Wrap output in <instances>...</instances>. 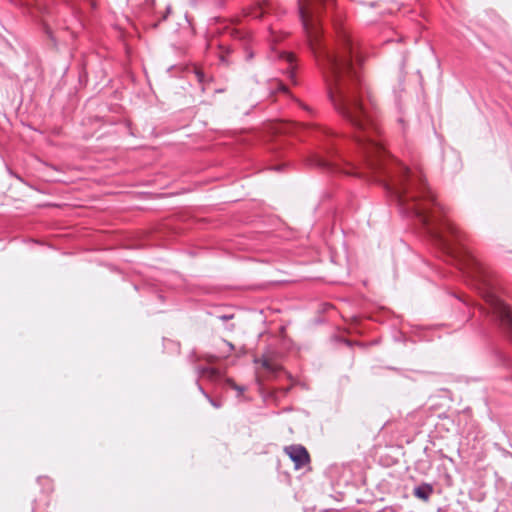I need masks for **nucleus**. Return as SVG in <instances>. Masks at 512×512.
Masks as SVG:
<instances>
[{"label":"nucleus","mask_w":512,"mask_h":512,"mask_svg":"<svg viewBox=\"0 0 512 512\" xmlns=\"http://www.w3.org/2000/svg\"><path fill=\"white\" fill-rule=\"evenodd\" d=\"M284 57H285L286 61H287L290 65H292V64H293V62H294V56H293V54H291V53H284Z\"/></svg>","instance_id":"nucleus-14"},{"label":"nucleus","mask_w":512,"mask_h":512,"mask_svg":"<svg viewBox=\"0 0 512 512\" xmlns=\"http://www.w3.org/2000/svg\"><path fill=\"white\" fill-rule=\"evenodd\" d=\"M198 377H207L211 380L217 379L219 377V372L216 368L213 367H204L198 366L196 368Z\"/></svg>","instance_id":"nucleus-8"},{"label":"nucleus","mask_w":512,"mask_h":512,"mask_svg":"<svg viewBox=\"0 0 512 512\" xmlns=\"http://www.w3.org/2000/svg\"><path fill=\"white\" fill-rule=\"evenodd\" d=\"M205 359H206L208 362L212 363V362H215V361L218 359V357H217V356H215V355H211V354H210V355H207V356L205 357Z\"/></svg>","instance_id":"nucleus-15"},{"label":"nucleus","mask_w":512,"mask_h":512,"mask_svg":"<svg viewBox=\"0 0 512 512\" xmlns=\"http://www.w3.org/2000/svg\"><path fill=\"white\" fill-rule=\"evenodd\" d=\"M170 12H171V6H170V5H168V6L166 7V12H165V14L161 17V19H160L159 21H157V22L153 23V24H152V27H153L154 29H156V28L159 26V23H160L161 21H165V20L167 19V17H168V15L170 14Z\"/></svg>","instance_id":"nucleus-11"},{"label":"nucleus","mask_w":512,"mask_h":512,"mask_svg":"<svg viewBox=\"0 0 512 512\" xmlns=\"http://www.w3.org/2000/svg\"><path fill=\"white\" fill-rule=\"evenodd\" d=\"M222 343L227 346V351H226L227 355L230 354L234 350V345L231 342H229L227 340H222Z\"/></svg>","instance_id":"nucleus-13"},{"label":"nucleus","mask_w":512,"mask_h":512,"mask_svg":"<svg viewBox=\"0 0 512 512\" xmlns=\"http://www.w3.org/2000/svg\"><path fill=\"white\" fill-rule=\"evenodd\" d=\"M284 450L294 463L296 469L304 467L310 460L307 449L300 444L287 446Z\"/></svg>","instance_id":"nucleus-5"},{"label":"nucleus","mask_w":512,"mask_h":512,"mask_svg":"<svg viewBox=\"0 0 512 512\" xmlns=\"http://www.w3.org/2000/svg\"><path fill=\"white\" fill-rule=\"evenodd\" d=\"M222 321H227L233 318V315H221L218 317Z\"/></svg>","instance_id":"nucleus-16"},{"label":"nucleus","mask_w":512,"mask_h":512,"mask_svg":"<svg viewBox=\"0 0 512 512\" xmlns=\"http://www.w3.org/2000/svg\"><path fill=\"white\" fill-rule=\"evenodd\" d=\"M483 298L488 305L489 313L493 319L499 323L501 328L509 335L512 340V310L505 304L493 291L486 290Z\"/></svg>","instance_id":"nucleus-3"},{"label":"nucleus","mask_w":512,"mask_h":512,"mask_svg":"<svg viewBox=\"0 0 512 512\" xmlns=\"http://www.w3.org/2000/svg\"><path fill=\"white\" fill-rule=\"evenodd\" d=\"M227 383L230 385L231 388H233L234 390H236L238 392V395L242 394L245 391L244 386L235 384L232 379H228Z\"/></svg>","instance_id":"nucleus-10"},{"label":"nucleus","mask_w":512,"mask_h":512,"mask_svg":"<svg viewBox=\"0 0 512 512\" xmlns=\"http://www.w3.org/2000/svg\"><path fill=\"white\" fill-rule=\"evenodd\" d=\"M195 76L199 83L204 84L206 81L205 73L201 70H195Z\"/></svg>","instance_id":"nucleus-12"},{"label":"nucleus","mask_w":512,"mask_h":512,"mask_svg":"<svg viewBox=\"0 0 512 512\" xmlns=\"http://www.w3.org/2000/svg\"><path fill=\"white\" fill-rule=\"evenodd\" d=\"M275 170H280V166L274 167Z\"/></svg>","instance_id":"nucleus-19"},{"label":"nucleus","mask_w":512,"mask_h":512,"mask_svg":"<svg viewBox=\"0 0 512 512\" xmlns=\"http://www.w3.org/2000/svg\"><path fill=\"white\" fill-rule=\"evenodd\" d=\"M146 2H147L149 5H151V6H153V5H154V0H146Z\"/></svg>","instance_id":"nucleus-17"},{"label":"nucleus","mask_w":512,"mask_h":512,"mask_svg":"<svg viewBox=\"0 0 512 512\" xmlns=\"http://www.w3.org/2000/svg\"><path fill=\"white\" fill-rule=\"evenodd\" d=\"M334 0H297V11L307 35L310 49L325 81L328 98L337 113L361 132L354 136L360 149L361 166L343 157L338 136L324 129H310L323 138V153L312 154L311 166L329 173H344L364 177L371 174L383 185L397 204L400 213H442L425 178L417 168H410L391 157L376 139L377 126L373 116L375 104L362 79L358 66L363 58L357 44L345 28L337 31V43L331 47L322 34L320 8Z\"/></svg>","instance_id":"nucleus-1"},{"label":"nucleus","mask_w":512,"mask_h":512,"mask_svg":"<svg viewBox=\"0 0 512 512\" xmlns=\"http://www.w3.org/2000/svg\"><path fill=\"white\" fill-rule=\"evenodd\" d=\"M432 492H433L432 485H430L428 483H423L414 488L413 494L415 495V497H417L423 501H427L429 499L430 495L432 494Z\"/></svg>","instance_id":"nucleus-6"},{"label":"nucleus","mask_w":512,"mask_h":512,"mask_svg":"<svg viewBox=\"0 0 512 512\" xmlns=\"http://www.w3.org/2000/svg\"><path fill=\"white\" fill-rule=\"evenodd\" d=\"M255 363H261L262 367L269 373L275 374L279 371V365L276 363H273L268 359L265 355H263L261 358H257L254 360Z\"/></svg>","instance_id":"nucleus-7"},{"label":"nucleus","mask_w":512,"mask_h":512,"mask_svg":"<svg viewBox=\"0 0 512 512\" xmlns=\"http://www.w3.org/2000/svg\"><path fill=\"white\" fill-rule=\"evenodd\" d=\"M11 2L21 8L23 13L30 16L34 21L40 22L45 33L56 44L49 27V21L54 19V8L49 7L47 0H11Z\"/></svg>","instance_id":"nucleus-2"},{"label":"nucleus","mask_w":512,"mask_h":512,"mask_svg":"<svg viewBox=\"0 0 512 512\" xmlns=\"http://www.w3.org/2000/svg\"><path fill=\"white\" fill-rule=\"evenodd\" d=\"M407 62V57L405 54L402 55V59L399 66V72H398V82L396 85L393 86V94L395 99V104L399 108V110L402 109V103L404 101L406 90H405V78H406V72H405V66Z\"/></svg>","instance_id":"nucleus-4"},{"label":"nucleus","mask_w":512,"mask_h":512,"mask_svg":"<svg viewBox=\"0 0 512 512\" xmlns=\"http://www.w3.org/2000/svg\"><path fill=\"white\" fill-rule=\"evenodd\" d=\"M196 384L198 387V390L201 392V394L209 401V403L214 406L215 408H219L221 405L220 403L216 402L213 398L210 397V395L203 389V387L200 385L199 381L196 380Z\"/></svg>","instance_id":"nucleus-9"},{"label":"nucleus","mask_w":512,"mask_h":512,"mask_svg":"<svg viewBox=\"0 0 512 512\" xmlns=\"http://www.w3.org/2000/svg\"><path fill=\"white\" fill-rule=\"evenodd\" d=\"M289 74H290V76H291V77H293V76H294V72H293V70H292V67H290V68H289Z\"/></svg>","instance_id":"nucleus-18"}]
</instances>
